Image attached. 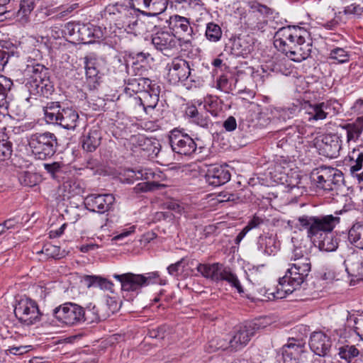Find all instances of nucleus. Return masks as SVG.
Segmentation results:
<instances>
[{"label": "nucleus", "mask_w": 363, "mask_h": 363, "mask_svg": "<svg viewBox=\"0 0 363 363\" xmlns=\"http://www.w3.org/2000/svg\"><path fill=\"white\" fill-rule=\"evenodd\" d=\"M295 227L306 230L307 238L320 251L334 252L339 245L337 238L333 230L340 223V218L333 215L308 216L303 215L296 218Z\"/></svg>", "instance_id": "nucleus-1"}, {"label": "nucleus", "mask_w": 363, "mask_h": 363, "mask_svg": "<svg viewBox=\"0 0 363 363\" xmlns=\"http://www.w3.org/2000/svg\"><path fill=\"white\" fill-rule=\"evenodd\" d=\"M274 45L294 62L306 60L311 50L310 33L299 26L279 28L274 35Z\"/></svg>", "instance_id": "nucleus-2"}, {"label": "nucleus", "mask_w": 363, "mask_h": 363, "mask_svg": "<svg viewBox=\"0 0 363 363\" xmlns=\"http://www.w3.org/2000/svg\"><path fill=\"white\" fill-rule=\"evenodd\" d=\"M43 110L48 123L57 125L67 130H74L77 125L79 114L72 107H63L60 102L50 101L43 106Z\"/></svg>", "instance_id": "nucleus-3"}, {"label": "nucleus", "mask_w": 363, "mask_h": 363, "mask_svg": "<svg viewBox=\"0 0 363 363\" xmlns=\"http://www.w3.org/2000/svg\"><path fill=\"white\" fill-rule=\"evenodd\" d=\"M28 145L37 160H45L55 154L58 146L57 138L48 131L36 133L30 135Z\"/></svg>", "instance_id": "nucleus-4"}, {"label": "nucleus", "mask_w": 363, "mask_h": 363, "mask_svg": "<svg viewBox=\"0 0 363 363\" xmlns=\"http://www.w3.org/2000/svg\"><path fill=\"white\" fill-rule=\"evenodd\" d=\"M14 314L19 322L28 326L45 320L48 316L40 311L35 301L26 296L16 298Z\"/></svg>", "instance_id": "nucleus-5"}, {"label": "nucleus", "mask_w": 363, "mask_h": 363, "mask_svg": "<svg viewBox=\"0 0 363 363\" xmlns=\"http://www.w3.org/2000/svg\"><path fill=\"white\" fill-rule=\"evenodd\" d=\"M316 186L324 191H336L343 183V175L335 168L320 166L314 169L311 175Z\"/></svg>", "instance_id": "nucleus-6"}, {"label": "nucleus", "mask_w": 363, "mask_h": 363, "mask_svg": "<svg viewBox=\"0 0 363 363\" xmlns=\"http://www.w3.org/2000/svg\"><path fill=\"white\" fill-rule=\"evenodd\" d=\"M168 138L169 143L174 153L191 156L197 150L195 140L183 130L173 129L169 132Z\"/></svg>", "instance_id": "nucleus-7"}, {"label": "nucleus", "mask_w": 363, "mask_h": 363, "mask_svg": "<svg viewBox=\"0 0 363 363\" xmlns=\"http://www.w3.org/2000/svg\"><path fill=\"white\" fill-rule=\"evenodd\" d=\"M260 328V325L257 321L247 322L243 325L236 326L230 338L231 352H235L246 347Z\"/></svg>", "instance_id": "nucleus-8"}, {"label": "nucleus", "mask_w": 363, "mask_h": 363, "mask_svg": "<svg viewBox=\"0 0 363 363\" xmlns=\"http://www.w3.org/2000/svg\"><path fill=\"white\" fill-rule=\"evenodd\" d=\"M83 315V307L71 302L62 304L52 310L54 318L67 325L81 324Z\"/></svg>", "instance_id": "nucleus-9"}, {"label": "nucleus", "mask_w": 363, "mask_h": 363, "mask_svg": "<svg viewBox=\"0 0 363 363\" xmlns=\"http://www.w3.org/2000/svg\"><path fill=\"white\" fill-rule=\"evenodd\" d=\"M250 11L247 24L253 30L263 31L267 25L265 18L272 15V9L256 1L249 2Z\"/></svg>", "instance_id": "nucleus-10"}, {"label": "nucleus", "mask_w": 363, "mask_h": 363, "mask_svg": "<svg viewBox=\"0 0 363 363\" xmlns=\"http://www.w3.org/2000/svg\"><path fill=\"white\" fill-rule=\"evenodd\" d=\"M308 275V273L301 272L296 267H290L285 275L279 279L281 290L284 291L286 294H291L301 286Z\"/></svg>", "instance_id": "nucleus-11"}, {"label": "nucleus", "mask_w": 363, "mask_h": 363, "mask_svg": "<svg viewBox=\"0 0 363 363\" xmlns=\"http://www.w3.org/2000/svg\"><path fill=\"white\" fill-rule=\"evenodd\" d=\"M114 201L113 194H91L86 196L84 203L89 211L104 213L110 210Z\"/></svg>", "instance_id": "nucleus-12"}, {"label": "nucleus", "mask_w": 363, "mask_h": 363, "mask_svg": "<svg viewBox=\"0 0 363 363\" xmlns=\"http://www.w3.org/2000/svg\"><path fill=\"white\" fill-rule=\"evenodd\" d=\"M38 71L39 69H33V75L28 79L25 86L31 95L45 96L52 92V86L48 79L42 78Z\"/></svg>", "instance_id": "nucleus-13"}, {"label": "nucleus", "mask_w": 363, "mask_h": 363, "mask_svg": "<svg viewBox=\"0 0 363 363\" xmlns=\"http://www.w3.org/2000/svg\"><path fill=\"white\" fill-rule=\"evenodd\" d=\"M231 174L227 167L213 165L210 167L206 174L207 182L212 186H218L230 181Z\"/></svg>", "instance_id": "nucleus-14"}, {"label": "nucleus", "mask_w": 363, "mask_h": 363, "mask_svg": "<svg viewBox=\"0 0 363 363\" xmlns=\"http://www.w3.org/2000/svg\"><path fill=\"white\" fill-rule=\"evenodd\" d=\"M309 346L315 354L324 357L330 349L331 342L330 337L323 332H314L311 335Z\"/></svg>", "instance_id": "nucleus-15"}, {"label": "nucleus", "mask_w": 363, "mask_h": 363, "mask_svg": "<svg viewBox=\"0 0 363 363\" xmlns=\"http://www.w3.org/2000/svg\"><path fill=\"white\" fill-rule=\"evenodd\" d=\"M283 347L282 357L284 363H299L305 353V346L298 340H293Z\"/></svg>", "instance_id": "nucleus-16"}, {"label": "nucleus", "mask_w": 363, "mask_h": 363, "mask_svg": "<svg viewBox=\"0 0 363 363\" xmlns=\"http://www.w3.org/2000/svg\"><path fill=\"white\" fill-rule=\"evenodd\" d=\"M152 43L161 52H168L177 46V40L168 31L157 32L152 37Z\"/></svg>", "instance_id": "nucleus-17"}, {"label": "nucleus", "mask_w": 363, "mask_h": 363, "mask_svg": "<svg viewBox=\"0 0 363 363\" xmlns=\"http://www.w3.org/2000/svg\"><path fill=\"white\" fill-rule=\"evenodd\" d=\"M169 26L176 34L182 35L184 38H186V41H189L192 38L193 28L190 26L189 18L174 15L169 18Z\"/></svg>", "instance_id": "nucleus-18"}, {"label": "nucleus", "mask_w": 363, "mask_h": 363, "mask_svg": "<svg viewBox=\"0 0 363 363\" xmlns=\"http://www.w3.org/2000/svg\"><path fill=\"white\" fill-rule=\"evenodd\" d=\"M113 277L121 283V289L125 291H138L144 286L143 274L125 273L114 274Z\"/></svg>", "instance_id": "nucleus-19"}, {"label": "nucleus", "mask_w": 363, "mask_h": 363, "mask_svg": "<svg viewBox=\"0 0 363 363\" xmlns=\"http://www.w3.org/2000/svg\"><path fill=\"white\" fill-rule=\"evenodd\" d=\"M257 248L263 255H274L279 250V243L272 234L263 233L257 238Z\"/></svg>", "instance_id": "nucleus-20"}, {"label": "nucleus", "mask_w": 363, "mask_h": 363, "mask_svg": "<svg viewBox=\"0 0 363 363\" xmlns=\"http://www.w3.org/2000/svg\"><path fill=\"white\" fill-rule=\"evenodd\" d=\"M186 116L189 121L203 128H208L212 125V121L208 114L204 110H199L196 105L188 106L185 110Z\"/></svg>", "instance_id": "nucleus-21"}, {"label": "nucleus", "mask_w": 363, "mask_h": 363, "mask_svg": "<svg viewBox=\"0 0 363 363\" xmlns=\"http://www.w3.org/2000/svg\"><path fill=\"white\" fill-rule=\"evenodd\" d=\"M62 33L80 41H85L93 35L91 30L86 25L79 22H69L66 23Z\"/></svg>", "instance_id": "nucleus-22"}, {"label": "nucleus", "mask_w": 363, "mask_h": 363, "mask_svg": "<svg viewBox=\"0 0 363 363\" xmlns=\"http://www.w3.org/2000/svg\"><path fill=\"white\" fill-rule=\"evenodd\" d=\"M340 149L341 140L336 135H326L323 138L320 150L325 157L329 158L337 157Z\"/></svg>", "instance_id": "nucleus-23"}, {"label": "nucleus", "mask_w": 363, "mask_h": 363, "mask_svg": "<svg viewBox=\"0 0 363 363\" xmlns=\"http://www.w3.org/2000/svg\"><path fill=\"white\" fill-rule=\"evenodd\" d=\"M133 1V0H131V2H130V7L123 5H116L117 11L121 13V16L120 18L123 21L122 27L125 30H128V32L133 30L134 27L138 23V21L134 16L133 13L135 11H140L139 9H135V5Z\"/></svg>", "instance_id": "nucleus-24"}, {"label": "nucleus", "mask_w": 363, "mask_h": 363, "mask_svg": "<svg viewBox=\"0 0 363 363\" xmlns=\"http://www.w3.org/2000/svg\"><path fill=\"white\" fill-rule=\"evenodd\" d=\"M224 265L220 262L199 263L196 267L197 272L204 278L215 282H219Z\"/></svg>", "instance_id": "nucleus-25"}, {"label": "nucleus", "mask_w": 363, "mask_h": 363, "mask_svg": "<svg viewBox=\"0 0 363 363\" xmlns=\"http://www.w3.org/2000/svg\"><path fill=\"white\" fill-rule=\"evenodd\" d=\"M346 271L357 280H363V258L357 253H352L345 260Z\"/></svg>", "instance_id": "nucleus-26"}, {"label": "nucleus", "mask_w": 363, "mask_h": 363, "mask_svg": "<svg viewBox=\"0 0 363 363\" xmlns=\"http://www.w3.org/2000/svg\"><path fill=\"white\" fill-rule=\"evenodd\" d=\"M101 133L99 127H93L83 135L82 148L88 152H94L100 145Z\"/></svg>", "instance_id": "nucleus-27"}, {"label": "nucleus", "mask_w": 363, "mask_h": 363, "mask_svg": "<svg viewBox=\"0 0 363 363\" xmlns=\"http://www.w3.org/2000/svg\"><path fill=\"white\" fill-rule=\"evenodd\" d=\"M149 58L152 60L150 54L139 52L135 55L132 54H125L123 56L119 55L117 57V60L123 61L122 65H124L125 68L133 67L137 65H140L138 68H145L148 63Z\"/></svg>", "instance_id": "nucleus-28"}, {"label": "nucleus", "mask_w": 363, "mask_h": 363, "mask_svg": "<svg viewBox=\"0 0 363 363\" xmlns=\"http://www.w3.org/2000/svg\"><path fill=\"white\" fill-rule=\"evenodd\" d=\"M159 93L157 89L152 87L150 91H143V94L138 97H135V100L140 105H142L145 111L148 113V110L154 109L159 101Z\"/></svg>", "instance_id": "nucleus-29"}, {"label": "nucleus", "mask_w": 363, "mask_h": 363, "mask_svg": "<svg viewBox=\"0 0 363 363\" xmlns=\"http://www.w3.org/2000/svg\"><path fill=\"white\" fill-rule=\"evenodd\" d=\"M16 49L11 43L8 42L0 43V67L4 68L9 62L13 65L18 60V55L17 52L15 51Z\"/></svg>", "instance_id": "nucleus-30"}, {"label": "nucleus", "mask_w": 363, "mask_h": 363, "mask_svg": "<svg viewBox=\"0 0 363 363\" xmlns=\"http://www.w3.org/2000/svg\"><path fill=\"white\" fill-rule=\"evenodd\" d=\"M340 127L346 130L347 142L356 141L363 132V116L357 117L353 123L340 125Z\"/></svg>", "instance_id": "nucleus-31"}, {"label": "nucleus", "mask_w": 363, "mask_h": 363, "mask_svg": "<svg viewBox=\"0 0 363 363\" xmlns=\"http://www.w3.org/2000/svg\"><path fill=\"white\" fill-rule=\"evenodd\" d=\"M124 81L125 83L130 86V88L125 89L126 94L131 89L133 91L136 93L140 92L142 95L143 91H150V89L154 87V86H152L151 81L148 78H128Z\"/></svg>", "instance_id": "nucleus-32"}, {"label": "nucleus", "mask_w": 363, "mask_h": 363, "mask_svg": "<svg viewBox=\"0 0 363 363\" xmlns=\"http://www.w3.org/2000/svg\"><path fill=\"white\" fill-rule=\"evenodd\" d=\"M350 52L342 48H335L332 49L327 57V62L330 65H344L350 60Z\"/></svg>", "instance_id": "nucleus-33"}, {"label": "nucleus", "mask_w": 363, "mask_h": 363, "mask_svg": "<svg viewBox=\"0 0 363 363\" xmlns=\"http://www.w3.org/2000/svg\"><path fill=\"white\" fill-rule=\"evenodd\" d=\"M59 189L62 192L63 199H69L71 197L81 194L84 191L80 183L76 179H68L64 182Z\"/></svg>", "instance_id": "nucleus-34"}, {"label": "nucleus", "mask_w": 363, "mask_h": 363, "mask_svg": "<svg viewBox=\"0 0 363 363\" xmlns=\"http://www.w3.org/2000/svg\"><path fill=\"white\" fill-rule=\"evenodd\" d=\"M195 69H168L167 79L172 84H177L179 82H184L189 79L191 82H199V79L196 80L192 77L191 71Z\"/></svg>", "instance_id": "nucleus-35"}, {"label": "nucleus", "mask_w": 363, "mask_h": 363, "mask_svg": "<svg viewBox=\"0 0 363 363\" xmlns=\"http://www.w3.org/2000/svg\"><path fill=\"white\" fill-rule=\"evenodd\" d=\"M349 241L357 247L363 250V223L354 224L348 232Z\"/></svg>", "instance_id": "nucleus-36"}, {"label": "nucleus", "mask_w": 363, "mask_h": 363, "mask_svg": "<svg viewBox=\"0 0 363 363\" xmlns=\"http://www.w3.org/2000/svg\"><path fill=\"white\" fill-rule=\"evenodd\" d=\"M13 86V82L11 79L0 74V107L8 108V94Z\"/></svg>", "instance_id": "nucleus-37"}, {"label": "nucleus", "mask_w": 363, "mask_h": 363, "mask_svg": "<svg viewBox=\"0 0 363 363\" xmlns=\"http://www.w3.org/2000/svg\"><path fill=\"white\" fill-rule=\"evenodd\" d=\"M238 79L235 73L230 71H227L225 73L221 74L216 82L217 89L228 92L231 89L232 84H235Z\"/></svg>", "instance_id": "nucleus-38"}, {"label": "nucleus", "mask_w": 363, "mask_h": 363, "mask_svg": "<svg viewBox=\"0 0 363 363\" xmlns=\"http://www.w3.org/2000/svg\"><path fill=\"white\" fill-rule=\"evenodd\" d=\"M309 105L311 108V111L309 112V114L312 116L310 119L318 121L326 118L328 114L327 110L329 109L330 106V101L315 104L313 106L311 104Z\"/></svg>", "instance_id": "nucleus-39"}, {"label": "nucleus", "mask_w": 363, "mask_h": 363, "mask_svg": "<svg viewBox=\"0 0 363 363\" xmlns=\"http://www.w3.org/2000/svg\"><path fill=\"white\" fill-rule=\"evenodd\" d=\"M227 281L232 287L235 288L239 294L244 292L243 288L240 284L237 276L232 272L229 267H224V269L222 271L220 277L219 279V281Z\"/></svg>", "instance_id": "nucleus-40"}, {"label": "nucleus", "mask_w": 363, "mask_h": 363, "mask_svg": "<svg viewBox=\"0 0 363 363\" xmlns=\"http://www.w3.org/2000/svg\"><path fill=\"white\" fill-rule=\"evenodd\" d=\"M347 323L349 327L352 328L354 332L362 339L363 336V311L354 316L347 311Z\"/></svg>", "instance_id": "nucleus-41"}, {"label": "nucleus", "mask_w": 363, "mask_h": 363, "mask_svg": "<svg viewBox=\"0 0 363 363\" xmlns=\"http://www.w3.org/2000/svg\"><path fill=\"white\" fill-rule=\"evenodd\" d=\"M277 72L281 73L286 77H291L293 83L297 86V91H303L306 86L305 77L303 75L298 74V72L292 69H276Z\"/></svg>", "instance_id": "nucleus-42"}, {"label": "nucleus", "mask_w": 363, "mask_h": 363, "mask_svg": "<svg viewBox=\"0 0 363 363\" xmlns=\"http://www.w3.org/2000/svg\"><path fill=\"white\" fill-rule=\"evenodd\" d=\"M89 288L91 286H98L101 289L109 290L111 289L113 284L105 278L97 276L87 275L84 277Z\"/></svg>", "instance_id": "nucleus-43"}, {"label": "nucleus", "mask_w": 363, "mask_h": 363, "mask_svg": "<svg viewBox=\"0 0 363 363\" xmlns=\"http://www.w3.org/2000/svg\"><path fill=\"white\" fill-rule=\"evenodd\" d=\"M143 4L152 12L151 15L156 16L166 10L168 0H143Z\"/></svg>", "instance_id": "nucleus-44"}, {"label": "nucleus", "mask_w": 363, "mask_h": 363, "mask_svg": "<svg viewBox=\"0 0 363 363\" xmlns=\"http://www.w3.org/2000/svg\"><path fill=\"white\" fill-rule=\"evenodd\" d=\"M338 354L342 359L350 363L358 357L359 351L354 345H347L339 348Z\"/></svg>", "instance_id": "nucleus-45"}, {"label": "nucleus", "mask_w": 363, "mask_h": 363, "mask_svg": "<svg viewBox=\"0 0 363 363\" xmlns=\"http://www.w3.org/2000/svg\"><path fill=\"white\" fill-rule=\"evenodd\" d=\"M12 153V143L4 133H0V161L9 159Z\"/></svg>", "instance_id": "nucleus-46"}, {"label": "nucleus", "mask_w": 363, "mask_h": 363, "mask_svg": "<svg viewBox=\"0 0 363 363\" xmlns=\"http://www.w3.org/2000/svg\"><path fill=\"white\" fill-rule=\"evenodd\" d=\"M205 35L209 41L216 43L220 40L223 32L218 24L211 22L206 25Z\"/></svg>", "instance_id": "nucleus-47"}, {"label": "nucleus", "mask_w": 363, "mask_h": 363, "mask_svg": "<svg viewBox=\"0 0 363 363\" xmlns=\"http://www.w3.org/2000/svg\"><path fill=\"white\" fill-rule=\"evenodd\" d=\"M209 347L211 348L212 351L221 350L231 352L230 339L223 337H216L209 341Z\"/></svg>", "instance_id": "nucleus-48"}, {"label": "nucleus", "mask_w": 363, "mask_h": 363, "mask_svg": "<svg viewBox=\"0 0 363 363\" xmlns=\"http://www.w3.org/2000/svg\"><path fill=\"white\" fill-rule=\"evenodd\" d=\"M86 83L91 89H96L102 82L103 74L99 69H85Z\"/></svg>", "instance_id": "nucleus-49"}, {"label": "nucleus", "mask_w": 363, "mask_h": 363, "mask_svg": "<svg viewBox=\"0 0 363 363\" xmlns=\"http://www.w3.org/2000/svg\"><path fill=\"white\" fill-rule=\"evenodd\" d=\"M19 182L24 186L33 187L40 182V177L37 174L30 172H23L19 176Z\"/></svg>", "instance_id": "nucleus-50"}, {"label": "nucleus", "mask_w": 363, "mask_h": 363, "mask_svg": "<svg viewBox=\"0 0 363 363\" xmlns=\"http://www.w3.org/2000/svg\"><path fill=\"white\" fill-rule=\"evenodd\" d=\"M140 148L147 152L148 157L157 155L159 152V149L154 145V143L149 138L142 137L139 140Z\"/></svg>", "instance_id": "nucleus-51"}, {"label": "nucleus", "mask_w": 363, "mask_h": 363, "mask_svg": "<svg viewBox=\"0 0 363 363\" xmlns=\"http://www.w3.org/2000/svg\"><path fill=\"white\" fill-rule=\"evenodd\" d=\"M218 102L216 97L207 96L204 97V111L213 116H218Z\"/></svg>", "instance_id": "nucleus-52"}, {"label": "nucleus", "mask_w": 363, "mask_h": 363, "mask_svg": "<svg viewBox=\"0 0 363 363\" xmlns=\"http://www.w3.org/2000/svg\"><path fill=\"white\" fill-rule=\"evenodd\" d=\"M40 252L44 254L47 258L57 259H60L62 257V254L60 252V247L50 243L45 245Z\"/></svg>", "instance_id": "nucleus-53"}, {"label": "nucleus", "mask_w": 363, "mask_h": 363, "mask_svg": "<svg viewBox=\"0 0 363 363\" xmlns=\"http://www.w3.org/2000/svg\"><path fill=\"white\" fill-rule=\"evenodd\" d=\"M351 160H354V164L350 167V172L354 174L357 172L362 169L363 166V152L354 150L351 156Z\"/></svg>", "instance_id": "nucleus-54"}, {"label": "nucleus", "mask_w": 363, "mask_h": 363, "mask_svg": "<svg viewBox=\"0 0 363 363\" xmlns=\"http://www.w3.org/2000/svg\"><path fill=\"white\" fill-rule=\"evenodd\" d=\"M294 263L291 264L290 266L296 267L298 270H301V272L309 273L311 269V264L308 257H305L299 259H295L293 260Z\"/></svg>", "instance_id": "nucleus-55"}, {"label": "nucleus", "mask_w": 363, "mask_h": 363, "mask_svg": "<svg viewBox=\"0 0 363 363\" xmlns=\"http://www.w3.org/2000/svg\"><path fill=\"white\" fill-rule=\"evenodd\" d=\"M83 318L82 320V323H91L94 322H97L100 320V317L98 314V311L96 308V306H93L91 308H88L84 309L83 308Z\"/></svg>", "instance_id": "nucleus-56"}, {"label": "nucleus", "mask_w": 363, "mask_h": 363, "mask_svg": "<svg viewBox=\"0 0 363 363\" xmlns=\"http://www.w3.org/2000/svg\"><path fill=\"white\" fill-rule=\"evenodd\" d=\"M43 166L52 178H56L60 173H62L63 172L62 169L65 167L62 162H58L45 163Z\"/></svg>", "instance_id": "nucleus-57"}, {"label": "nucleus", "mask_w": 363, "mask_h": 363, "mask_svg": "<svg viewBox=\"0 0 363 363\" xmlns=\"http://www.w3.org/2000/svg\"><path fill=\"white\" fill-rule=\"evenodd\" d=\"M80 60L83 62L84 68L86 69H93L97 66H101L100 61L101 59H99L95 53H89L84 57L81 58Z\"/></svg>", "instance_id": "nucleus-58"}, {"label": "nucleus", "mask_w": 363, "mask_h": 363, "mask_svg": "<svg viewBox=\"0 0 363 363\" xmlns=\"http://www.w3.org/2000/svg\"><path fill=\"white\" fill-rule=\"evenodd\" d=\"M168 329L167 325H162L156 328L150 329L148 330V335L151 338L163 340L169 334Z\"/></svg>", "instance_id": "nucleus-59"}, {"label": "nucleus", "mask_w": 363, "mask_h": 363, "mask_svg": "<svg viewBox=\"0 0 363 363\" xmlns=\"http://www.w3.org/2000/svg\"><path fill=\"white\" fill-rule=\"evenodd\" d=\"M35 67H41L43 69L46 68V65L43 63V60L39 51H34L32 53V56L29 57L26 68H35Z\"/></svg>", "instance_id": "nucleus-60"}, {"label": "nucleus", "mask_w": 363, "mask_h": 363, "mask_svg": "<svg viewBox=\"0 0 363 363\" xmlns=\"http://www.w3.org/2000/svg\"><path fill=\"white\" fill-rule=\"evenodd\" d=\"M160 184L155 182H147L138 184L134 187V191L135 193L147 192L151 191L158 188Z\"/></svg>", "instance_id": "nucleus-61"}, {"label": "nucleus", "mask_w": 363, "mask_h": 363, "mask_svg": "<svg viewBox=\"0 0 363 363\" xmlns=\"http://www.w3.org/2000/svg\"><path fill=\"white\" fill-rule=\"evenodd\" d=\"M298 109V105H294L293 107L288 108H281L279 111L278 118L280 121H286L287 120L291 118L294 116V115L296 113Z\"/></svg>", "instance_id": "nucleus-62"}, {"label": "nucleus", "mask_w": 363, "mask_h": 363, "mask_svg": "<svg viewBox=\"0 0 363 363\" xmlns=\"http://www.w3.org/2000/svg\"><path fill=\"white\" fill-rule=\"evenodd\" d=\"M33 9V0H22L20 4L18 15H22L23 17H25L29 14Z\"/></svg>", "instance_id": "nucleus-63"}, {"label": "nucleus", "mask_w": 363, "mask_h": 363, "mask_svg": "<svg viewBox=\"0 0 363 363\" xmlns=\"http://www.w3.org/2000/svg\"><path fill=\"white\" fill-rule=\"evenodd\" d=\"M143 275V286H147L149 284H157L161 282L160 281V274L158 272H152L146 273Z\"/></svg>", "instance_id": "nucleus-64"}]
</instances>
